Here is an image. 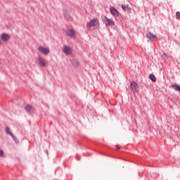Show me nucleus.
<instances>
[{"instance_id":"obj_1","label":"nucleus","mask_w":180,"mask_h":180,"mask_svg":"<svg viewBox=\"0 0 180 180\" xmlns=\"http://www.w3.org/2000/svg\"><path fill=\"white\" fill-rule=\"evenodd\" d=\"M130 88L134 94H139V91H140V86H139V84L136 82H131L130 83Z\"/></svg>"},{"instance_id":"obj_2","label":"nucleus","mask_w":180,"mask_h":180,"mask_svg":"<svg viewBox=\"0 0 180 180\" xmlns=\"http://www.w3.org/2000/svg\"><path fill=\"white\" fill-rule=\"evenodd\" d=\"M0 39L4 43H6L11 40V35L8 33H1L0 34Z\"/></svg>"},{"instance_id":"obj_3","label":"nucleus","mask_w":180,"mask_h":180,"mask_svg":"<svg viewBox=\"0 0 180 180\" xmlns=\"http://www.w3.org/2000/svg\"><path fill=\"white\" fill-rule=\"evenodd\" d=\"M65 33L67 36H69V37H74V36H75V30L72 27H68L65 30Z\"/></svg>"},{"instance_id":"obj_4","label":"nucleus","mask_w":180,"mask_h":180,"mask_svg":"<svg viewBox=\"0 0 180 180\" xmlns=\"http://www.w3.org/2000/svg\"><path fill=\"white\" fill-rule=\"evenodd\" d=\"M38 51L39 53H41V54H44V56H47V54H49V53H50V49L45 48L44 46H39Z\"/></svg>"},{"instance_id":"obj_5","label":"nucleus","mask_w":180,"mask_h":180,"mask_svg":"<svg viewBox=\"0 0 180 180\" xmlns=\"http://www.w3.org/2000/svg\"><path fill=\"white\" fill-rule=\"evenodd\" d=\"M62 51L67 56H70V54L72 53V49H71V47L67 45L63 46V47L62 48Z\"/></svg>"},{"instance_id":"obj_6","label":"nucleus","mask_w":180,"mask_h":180,"mask_svg":"<svg viewBox=\"0 0 180 180\" xmlns=\"http://www.w3.org/2000/svg\"><path fill=\"white\" fill-rule=\"evenodd\" d=\"M105 25L106 26H113L115 25V21L112 20L110 18H108V17H104V18L103 19Z\"/></svg>"},{"instance_id":"obj_7","label":"nucleus","mask_w":180,"mask_h":180,"mask_svg":"<svg viewBox=\"0 0 180 180\" xmlns=\"http://www.w3.org/2000/svg\"><path fill=\"white\" fill-rule=\"evenodd\" d=\"M37 64L39 67H46V65H47V62H46L44 58L39 57L37 59Z\"/></svg>"},{"instance_id":"obj_8","label":"nucleus","mask_w":180,"mask_h":180,"mask_svg":"<svg viewBox=\"0 0 180 180\" xmlns=\"http://www.w3.org/2000/svg\"><path fill=\"white\" fill-rule=\"evenodd\" d=\"M110 12L111 15H112L114 16V18H117V16H119V15H120L119 11H117V9L115 8V7H110Z\"/></svg>"},{"instance_id":"obj_9","label":"nucleus","mask_w":180,"mask_h":180,"mask_svg":"<svg viewBox=\"0 0 180 180\" xmlns=\"http://www.w3.org/2000/svg\"><path fill=\"white\" fill-rule=\"evenodd\" d=\"M5 131L6 133V134H9V136H11L12 139L14 140V141H15V143H18V139H16V136H15V135H13V134H12V132L9 129L8 127H6L5 128Z\"/></svg>"},{"instance_id":"obj_10","label":"nucleus","mask_w":180,"mask_h":180,"mask_svg":"<svg viewBox=\"0 0 180 180\" xmlns=\"http://www.w3.org/2000/svg\"><path fill=\"white\" fill-rule=\"evenodd\" d=\"M146 37H147V39H148L150 41L157 40V35H155L151 32H148L146 34Z\"/></svg>"},{"instance_id":"obj_11","label":"nucleus","mask_w":180,"mask_h":180,"mask_svg":"<svg viewBox=\"0 0 180 180\" xmlns=\"http://www.w3.org/2000/svg\"><path fill=\"white\" fill-rule=\"evenodd\" d=\"M91 26L94 27H98L99 26V20L98 18H94L91 20Z\"/></svg>"},{"instance_id":"obj_12","label":"nucleus","mask_w":180,"mask_h":180,"mask_svg":"<svg viewBox=\"0 0 180 180\" xmlns=\"http://www.w3.org/2000/svg\"><path fill=\"white\" fill-rule=\"evenodd\" d=\"M172 88H173V89H174L175 91H179V92H180V86L178 84H173L172 85Z\"/></svg>"},{"instance_id":"obj_13","label":"nucleus","mask_w":180,"mask_h":180,"mask_svg":"<svg viewBox=\"0 0 180 180\" xmlns=\"http://www.w3.org/2000/svg\"><path fill=\"white\" fill-rule=\"evenodd\" d=\"M149 78L153 81V82H155V81H157V77H155V75H154L153 74L150 75Z\"/></svg>"},{"instance_id":"obj_14","label":"nucleus","mask_w":180,"mask_h":180,"mask_svg":"<svg viewBox=\"0 0 180 180\" xmlns=\"http://www.w3.org/2000/svg\"><path fill=\"white\" fill-rule=\"evenodd\" d=\"M25 110H27V112H32V110H33V107H32V105H27L25 107Z\"/></svg>"},{"instance_id":"obj_15","label":"nucleus","mask_w":180,"mask_h":180,"mask_svg":"<svg viewBox=\"0 0 180 180\" xmlns=\"http://www.w3.org/2000/svg\"><path fill=\"white\" fill-rule=\"evenodd\" d=\"M122 8L123 11H131V8H130V7H129V6L122 5Z\"/></svg>"},{"instance_id":"obj_16","label":"nucleus","mask_w":180,"mask_h":180,"mask_svg":"<svg viewBox=\"0 0 180 180\" xmlns=\"http://www.w3.org/2000/svg\"><path fill=\"white\" fill-rule=\"evenodd\" d=\"M5 157V152H4V150L0 149V158H4Z\"/></svg>"},{"instance_id":"obj_17","label":"nucleus","mask_w":180,"mask_h":180,"mask_svg":"<svg viewBox=\"0 0 180 180\" xmlns=\"http://www.w3.org/2000/svg\"><path fill=\"white\" fill-rule=\"evenodd\" d=\"M176 19H180V12L179 11H177L176 13Z\"/></svg>"},{"instance_id":"obj_18","label":"nucleus","mask_w":180,"mask_h":180,"mask_svg":"<svg viewBox=\"0 0 180 180\" xmlns=\"http://www.w3.org/2000/svg\"><path fill=\"white\" fill-rule=\"evenodd\" d=\"M74 65H75V67H78V65H79V63H78V60H75Z\"/></svg>"},{"instance_id":"obj_19","label":"nucleus","mask_w":180,"mask_h":180,"mask_svg":"<svg viewBox=\"0 0 180 180\" xmlns=\"http://www.w3.org/2000/svg\"><path fill=\"white\" fill-rule=\"evenodd\" d=\"M2 44H3V41H2V39H1V38H0V47H1V46H2Z\"/></svg>"},{"instance_id":"obj_20","label":"nucleus","mask_w":180,"mask_h":180,"mask_svg":"<svg viewBox=\"0 0 180 180\" xmlns=\"http://www.w3.org/2000/svg\"><path fill=\"white\" fill-rule=\"evenodd\" d=\"M116 148H117L118 150H120V147L119 146H116Z\"/></svg>"},{"instance_id":"obj_21","label":"nucleus","mask_w":180,"mask_h":180,"mask_svg":"<svg viewBox=\"0 0 180 180\" xmlns=\"http://www.w3.org/2000/svg\"><path fill=\"white\" fill-rule=\"evenodd\" d=\"M87 27H91V24L89 23V24L87 25Z\"/></svg>"}]
</instances>
